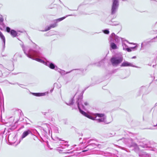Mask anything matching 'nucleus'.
Returning <instances> with one entry per match:
<instances>
[{
	"instance_id": "2",
	"label": "nucleus",
	"mask_w": 157,
	"mask_h": 157,
	"mask_svg": "<svg viewBox=\"0 0 157 157\" xmlns=\"http://www.w3.org/2000/svg\"><path fill=\"white\" fill-rule=\"evenodd\" d=\"M23 50L25 53L26 54L27 56L35 60H36L44 63L46 65L49 67L50 68L52 69H54L55 67L54 65L49 62H45L42 60L41 59L38 58H36V57H40V53L36 51H33L32 50H30L28 52L26 53L24 48L23 47Z\"/></svg>"
},
{
	"instance_id": "23",
	"label": "nucleus",
	"mask_w": 157,
	"mask_h": 157,
	"mask_svg": "<svg viewBox=\"0 0 157 157\" xmlns=\"http://www.w3.org/2000/svg\"><path fill=\"white\" fill-rule=\"evenodd\" d=\"M142 45H143V43H142V44H141V47H142Z\"/></svg>"
},
{
	"instance_id": "7",
	"label": "nucleus",
	"mask_w": 157,
	"mask_h": 157,
	"mask_svg": "<svg viewBox=\"0 0 157 157\" xmlns=\"http://www.w3.org/2000/svg\"><path fill=\"white\" fill-rule=\"evenodd\" d=\"M3 19L2 16H0V29L1 30H2L4 28V25L3 23Z\"/></svg>"
},
{
	"instance_id": "8",
	"label": "nucleus",
	"mask_w": 157,
	"mask_h": 157,
	"mask_svg": "<svg viewBox=\"0 0 157 157\" xmlns=\"http://www.w3.org/2000/svg\"><path fill=\"white\" fill-rule=\"evenodd\" d=\"M31 133V132L29 130H28L27 131H25L23 133L22 136V138H23L25 137L29 134Z\"/></svg>"
},
{
	"instance_id": "9",
	"label": "nucleus",
	"mask_w": 157,
	"mask_h": 157,
	"mask_svg": "<svg viewBox=\"0 0 157 157\" xmlns=\"http://www.w3.org/2000/svg\"><path fill=\"white\" fill-rule=\"evenodd\" d=\"M122 45L123 47V49L124 50H127L128 52H130L131 51V50L129 48H128V46L125 44V43L123 42Z\"/></svg>"
},
{
	"instance_id": "15",
	"label": "nucleus",
	"mask_w": 157,
	"mask_h": 157,
	"mask_svg": "<svg viewBox=\"0 0 157 157\" xmlns=\"http://www.w3.org/2000/svg\"><path fill=\"white\" fill-rule=\"evenodd\" d=\"M103 32L105 33L106 34H108L109 33V31L108 30H104Z\"/></svg>"
},
{
	"instance_id": "6",
	"label": "nucleus",
	"mask_w": 157,
	"mask_h": 157,
	"mask_svg": "<svg viewBox=\"0 0 157 157\" xmlns=\"http://www.w3.org/2000/svg\"><path fill=\"white\" fill-rule=\"evenodd\" d=\"M122 67H127L131 66L132 67H135V66L133 65L132 63L128 62L127 61H124L123 62L121 65Z\"/></svg>"
},
{
	"instance_id": "19",
	"label": "nucleus",
	"mask_w": 157,
	"mask_h": 157,
	"mask_svg": "<svg viewBox=\"0 0 157 157\" xmlns=\"http://www.w3.org/2000/svg\"><path fill=\"white\" fill-rule=\"evenodd\" d=\"M136 47H137V46H135L134 47L131 48L132 49H134L135 48V49H136Z\"/></svg>"
},
{
	"instance_id": "22",
	"label": "nucleus",
	"mask_w": 157,
	"mask_h": 157,
	"mask_svg": "<svg viewBox=\"0 0 157 157\" xmlns=\"http://www.w3.org/2000/svg\"><path fill=\"white\" fill-rule=\"evenodd\" d=\"M85 151H82V152H85Z\"/></svg>"
},
{
	"instance_id": "17",
	"label": "nucleus",
	"mask_w": 157,
	"mask_h": 157,
	"mask_svg": "<svg viewBox=\"0 0 157 157\" xmlns=\"http://www.w3.org/2000/svg\"><path fill=\"white\" fill-rule=\"evenodd\" d=\"M10 28L8 27H7L6 28V31H7V32L9 33V32H10Z\"/></svg>"
},
{
	"instance_id": "1",
	"label": "nucleus",
	"mask_w": 157,
	"mask_h": 157,
	"mask_svg": "<svg viewBox=\"0 0 157 157\" xmlns=\"http://www.w3.org/2000/svg\"><path fill=\"white\" fill-rule=\"evenodd\" d=\"M78 105L80 112L84 116L92 120H95L98 123L104 122L106 124L109 123V122H106V117L103 114L96 113L94 115H90L88 114L85 112L81 110V108L84 109L85 108L83 105L82 104L81 101H79V100H78Z\"/></svg>"
},
{
	"instance_id": "13",
	"label": "nucleus",
	"mask_w": 157,
	"mask_h": 157,
	"mask_svg": "<svg viewBox=\"0 0 157 157\" xmlns=\"http://www.w3.org/2000/svg\"><path fill=\"white\" fill-rule=\"evenodd\" d=\"M33 94L36 96H43L45 95V93H33Z\"/></svg>"
},
{
	"instance_id": "16",
	"label": "nucleus",
	"mask_w": 157,
	"mask_h": 157,
	"mask_svg": "<svg viewBox=\"0 0 157 157\" xmlns=\"http://www.w3.org/2000/svg\"><path fill=\"white\" fill-rule=\"evenodd\" d=\"M56 25H52L50 27H48V29L46 30V31H47L48 30H49L50 29V28L51 27H52V28H54L55 27H56Z\"/></svg>"
},
{
	"instance_id": "18",
	"label": "nucleus",
	"mask_w": 157,
	"mask_h": 157,
	"mask_svg": "<svg viewBox=\"0 0 157 157\" xmlns=\"http://www.w3.org/2000/svg\"><path fill=\"white\" fill-rule=\"evenodd\" d=\"M144 148H148V146L147 145H145L143 146H142Z\"/></svg>"
},
{
	"instance_id": "14",
	"label": "nucleus",
	"mask_w": 157,
	"mask_h": 157,
	"mask_svg": "<svg viewBox=\"0 0 157 157\" xmlns=\"http://www.w3.org/2000/svg\"><path fill=\"white\" fill-rule=\"evenodd\" d=\"M66 18V17H63L59 18L58 19H57L56 20L57 21H62L64 19H65Z\"/></svg>"
},
{
	"instance_id": "4",
	"label": "nucleus",
	"mask_w": 157,
	"mask_h": 157,
	"mask_svg": "<svg viewBox=\"0 0 157 157\" xmlns=\"http://www.w3.org/2000/svg\"><path fill=\"white\" fill-rule=\"evenodd\" d=\"M111 10L112 14H114L117 11L119 6L118 0H113Z\"/></svg>"
},
{
	"instance_id": "10",
	"label": "nucleus",
	"mask_w": 157,
	"mask_h": 157,
	"mask_svg": "<svg viewBox=\"0 0 157 157\" xmlns=\"http://www.w3.org/2000/svg\"><path fill=\"white\" fill-rule=\"evenodd\" d=\"M10 34L13 37L16 36L17 35V33L16 31L13 30H12L11 31Z\"/></svg>"
},
{
	"instance_id": "20",
	"label": "nucleus",
	"mask_w": 157,
	"mask_h": 157,
	"mask_svg": "<svg viewBox=\"0 0 157 157\" xmlns=\"http://www.w3.org/2000/svg\"><path fill=\"white\" fill-rule=\"evenodd\" d=\"M84 104L85 105H88V103L86 102H85Z\"/></svg>"
},
{
	"instance_id": "3",
	"label": "nucleus",
	"mask_w": 157,
	"mask_h": 157,
	"mask_svg": "<svg viewBox=\"0 0 157 157\" xmlns=\"http://www.w3.org/2000/svg\"><path fill=\"white\" fill-rule=\"evenodd\" d=\"M123 58L121 55L116 56L112 57L111 61L113 66L117 65L122 61Z\"/></svg>"
},
{
	"instance_id": "25",
	"label": "nucleus",
	"mask_w": 157,
	"mask_h": 157,
	"mask_svg": "<svg viewBox=\"0 0 157 157\" xmlns=\"http://www.w3.org/2000/svg\"><path fill=\"white\" fill-rule=\"evenodd\" d=\"M73 103H71V104H72Z\"/></svg>"
},
{
	"instance_id": "12",
	"label": "nucleus",
	"mask_w": 157,
	"mask_h": 157,
	"mask_svg": "<svg viewBox=\"0 0 157 157\" xmlns=\"http://www.w3.org/2000/svg\"><path fill=\"white\" fill-rule=\"evenodd\" d=\"M110 45L111 47L113 49H116L117 48V46L116 44L113 43L111 42Z\"/></svg>"
},
{
	"instance_id": "21",
	"label": "nucleus",
	"mask_w": 157,
	"mask_h": 157,
	"mask_svg": "<svg viewBox=\"0 0 157 157\" xmlns=\"http://www.w3.org/2000/svg\"><path fill=\"white\" fill-rule=\"evenodd\" d=\"M136 58V56H133L132 58V59H134V58Z\"/></svg>"
},
{
	"instance_id": "11",
	"label": "nucleus",
	"mask_w": 157,
	"mask_h": 157,
	"mask_svg": "<svg viewBox=\"0 0 157 157\" xmlns=\"http://www.w3.org/2000/svg\"><path fill=\"white\" fill-rule=\"evenodd\" d=\"M0 37L1 39L2 40L4 44H5V39L4 36L2 34V33L0 31Z\"/></svg>"
},
{
	"instance_id": "24",
	"label": "nucleus",
	"mask_w": 157,
	"mask_h": 157,
	"mask_svg": "<svg viewBox=\"0 0 157 157\" xmlns=\"http://www.w3.org/2000/svg\"><path fill=\"white\" fill-rule=\"evenodd\" d=\"M124 42H126L127 43V41H125Z\"/></svg>"
},
{
	"instance_id": "5",
	"label": "nucleus",
	"mask_w": 157,
	"mask_h": 157,
	"mask_svg": "<svg viewBox=\"0 0 157 157\" xmlns=\"http://www.w3.org/2000/svg\"><path fill=\"white\" fill-rule=\"evenodd\" d=\"M114 39L116 42L118 43L120 41V38L116 36L114 33H112L109 37V41L111 42L113 41V40Z\"/></svg>"
}]
</instances>
